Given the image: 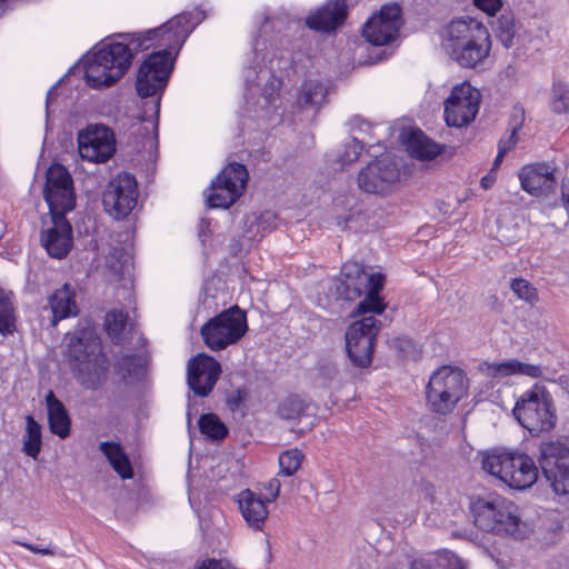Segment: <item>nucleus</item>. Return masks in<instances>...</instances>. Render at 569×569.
I'll return each instance as SVG.
<instances>
[{
  "label": "nucleus",
  "mask_w": 569,
  "mask_h": 569,
  "mask_svg": "<svg viewBox=\"0 0 569 569\" xmlns=\"http://www.w3.org/2000/svg\"><path fill=\"white\" fill-rule=\"evenodd\" d=\"M200 432L212 440H222L228 436L227 426L214 413H203L198 420Z\"/></svg>",
  "instance_id": "obj_36"
},
{
  "label": "nucleus",
  "mask_w": 569,
  "mask_h": 569,
  "mask_svg": "<svg viewBox=\"0 0 569 569\" xmlns=\"http://www.w3.org/2000/svg\"><path fill=\"white\" fill-rule=\"evenodd\" d=\"M481 463L485 471L519 491L530 488L539 475L535 460L519 451L496 448L483 455Z\"/></svg>",
  "instance_id": "obj_4"
},
{
  "label": "nucleus",
  "mask_w": 569,
  "mask_h": 569,
  "mask_svg": "<svg viewBox=\"0 0 569 569\" xmlns=\"http://www.w3.org/2000/svg\"><path fill=\"white\" fill-rule=\"evenodd\" d=\"M362 149L363 143L359 141L357 138H351L346 143L343 153H341L339 157L340 162L342 164H347L357 161Z\"/></svg>",
  "instance_id": "obj_42"
},
{
  "label": "nucleus",
  "mask_w": 569,
  "mask_h": 569,
  "mask_svg": "<svg viewBox=\"0 0 569 569\" xmlns=\"http://www.w3.org/2000/svg\"><path fill=\"white\" fill-rule=\"evenodd\" d=\"M277 219V214L272 211H266L261 214V221L262 222H271Z\"/></svg>",
  "instance_id": "obj_54"
},
{
  "label": "nucleus",
  "mask_w": 569,
  "mask_h": 569,
  "mask_svg": "<svg viewBox=\"0 0 569 569\" xmlns=\"http://www.w3.org/2000/svg\"><path fill=\"white\" fill-rule=\"evenodd\" d=\"M196 23L189 13H181L157 29L146 32L119 34L121 41L103 44L84 60V78L93 89L107 88L119 81L131 67L137 52L147 49V41L161 37L164 48L178 54Z\"/></svg>",
  "instance_id": "obj_1"
},
{
  "label": "nucleus",
  "mask_w": 569,
  "mask_h": 569,
  "mask_svg": "<svg viewBox=\"0 0 569 569\" xmlns=\"http://www.w3.org/2000/svg\"><path fill=\"white\" fill-rule=\"evenodd\" d=\"M303 458V453L297 448L283 451L279 456V473L287 477L295 475L301 467Z\"/></svg>",
  "instance_id": "obj_38"
},
{
  "label": "nucleus",
  "mask_w": 569,
  "mask_h": 569,
  "mask_svg": "<svg viewBox=\"0 0 569 569\" xmlns=\"http://www.w3.org/2000/svg\"><path fill=\"white\" fill-rule=\"evenodd\" d=\"M100 348V339L91 328L76 330L69 338V358L77 362L99 357L96 352Z\"/></svg>",
  "instance_id": "obj_25"
},
{
  "label": "nucleus",
  "mask_w": 569,
  "mask_h": 569,
  "mask_svg": "<svg viewBox=\"0 0 569 569\" xmlns=\"http://www.w3.org/2000/svg\"><path fill=\"white\" fill-rule=\"evenodd\" d=\"M480 93L469 83H461L451 90L445 101V120L449 127L462 128L476 118Z\"/></svg>",
  "instance_id": "obj_16"
},
{
  "label": "nucleus",
  "mask_w": 569,
  "mask_h": 569,
  "mask_svg": "<svg viewBox=\"0 0 569 569\" xmlns=\"http://www.w3.org/2000/svg\"><path fill=\"white\" fill-rule=\"evenodd\" d=\"M510 289L520 300L531 306L539 301L537 289L523 278H513L510 282Z\"/></svg>",
  "instance_id": "obj_40"
},
{
  "label": "nucleus",
  "mask_w": 569,
  "mask_h": 569,
  "mask_svg": "<svg viewBox=\"0 0 569 569\" xmlns=\"http://www.w3.org/2000/svg\"><path fill=\"white\" fill-rule=\"evenodd\" d=\"M238 503L248 527L261 531L269 515L267 500H262L250 489H244L239 493Z\"/></svg>",
  "instance_id": "obj_24"
},
{
  "label": "nucleus",
  "mask_w": 569,
  "mask_h": 569,
  "mask_svg": "<svg viewBox=\"0 0 569 569\" xmlns=\"http://www.w3.org/2000/svg\"><path fill=\"white\" fill-rule=\"evenodd\" d=\"M99 449L106 456L112 469L122 479H131L133 477L130 459L119 442L102 441L99 443Z\"/></svg>",
  "instance_id": "obj_31"
},
{
  "label": "nucleus",
  "mask_w": 569,
  "mask_h": 569,
  "mask_svg": "<svg viewBox=\"0 0 569 569\" xmlns=\"http://www.w3.org/2000/svg\"><path fill=\"white\" fill-rule=\"evenodd\" d=\"M525 122V109L520 104H516L512 108L510 119H509V128L513 131H519Z\"/></svg>",
  "instance_id": "obj_44"
},
{
  "label": "nucleus",
  "mask_w": 569,
  "mask_h": 569,
  "mask_svg": "<svg viewBox=\"0 0 569 569\" xmlns=\"http://www.w3.org/2000/svg\"><path fill=\"white\" fill-rule=\"evenodd\" d=\"M401 9L386 4L373 13L362 28V37L371 44L381 47L395 40L400 30Z\"/></svg>",
  "instance_id": "obj_18"
},
{
  "label": "nucleus",
  "mask_w": 569,
  "mask_h": 569,
  "mask_svg": "<svg viewBox=\"0 0 569 569\" xmlns=\"http://www.w3.org/2000/svg\"><path fill=\"white\" fill-rule=\"evenodd\" d=\"M78 150L80 157L90 162L108 161L116 152L113 131L103 124L87 127L79 133Z\"/></svg>",
  "instance_id": "obj_17"
},
{
  "label": "nucleus",
  "mask_w": 569,
  "mask_h": 569,
  "mask_svg": "<svg viewBox=\"0 0 569 569\" xmlns=\"http://www.w3.org/2000/svg\"><path fill=\"white\" fill-rule=\"evenodd\" d=\"M518 141V131L510 130V134L508 138H501L498 143L499 149V158H503L507 152H509Z\"/></svg>",
  "instance_id": "obj_46"
},
{
  "label": "nucleus",
  "mask_w": 569,
  "mask_h": 569,
  "mask_svg": "<svg viewBox=\"0 0 569 569\" xmlns=\"http://www.w3.org/2000/svg\"><path fill=\"white\" fill-rule=\"evenodd\" d=\"M538 462L552 491L569 503V448L560 441L542 442Z\"/></svg>",
  "instance_id": "obj_9"
},
{
  "label": "nucleus",
  "mask_w": 569,
  "mask_h": 569,
  "mask_svg": "<svg viewBox=\"0 0 569 569\" xmlns=\"http://www.w3.org/2000/svg\"><path fill=\"white\" fill-rule=\"evenodd\" d=\"M221 375V365L211 356L199 353L188 362L187 382L198 397H207Z\"/></svg>",
  "instance_id": "obj_19"
},
{
  "label": "nucleus",
  "mask_w": 569,
  "mask_h": 569,
  "mask_svg": "<svg viewBox=\"0 0 569 569\" xmlns=\"http://www.w3.org/2000/svg\"><path fill=\"white\" fill-rule=\"evenodd\" d=\"M405 144L412 158L432 160L442 152L443 147L429 139L420 129L410 130L405 137Z\"/></svg>",
  "instance_id": "obj_28"
},
{
  "label": "nucleus",
  "mask_w": 569,
  "mask_h": 569,
  "mask_svg": "<svg viewBox=\"0 0 569 569\" xmlns=\"http://www.w3.org/2000/svg\"><path fill=\"white\" fill-rule=\"evenodd\" d=\"M148 357L146 355H123L116 363L117 371L123 379H141L146 373Z\"/></svg>",
  "instance_id": "obj_33"
},
{
  "label": "nucleus",
  "mask_w": 569,
  "mask_h": 569,
  "mask_svg": "<svg viewBox=\"0 0 569 569\" xmlns=\"http://www.w3.org/2000/svg\"><path fill=\"white\" fill-rule=\"evenodd\" d=\"M468 391L466 373L456 367L441 366L429 378L426 386V405L437 415L446 416Z\"/></svg>",
  "instance_id": "obj_6"
},
{
  "label": "nucleus",
  "mask_w": 569,
  "mask_h": 569,
  "mask_svg": "<svg viewBox=\"0 0 569 569\" xmlns=\"http://www.w3.org/2000/svg\"><path fill=\"white\" fill-rule=\"evenodd\" d=\"M491 29L496 38L506 49H509L515 44L517 26L512 12L503 11L495 21L491 22Z\"/></svg>",
  "instance_id": "obj_32"
},
{
  "label": "nucleus",
  "mask_w": 569,
  "mask_h": 569,
  "mask_svg": "<svg viewBox=\"0 0 569 569\" xmlns=\"http://www.w3.org/2000/svg\"><path fill=\"white\" fill-rule=\"evenodd\" d=\"M551 108L556 113L569 112V86L565 83H555L552 88Z\"/></svg>",
  "instance_id": "obj_41"
},
{
  "label": "nucleus",
  "mask_w": 569,
  "mask_h": 569,
  "mask_svg": "<svg viewBox=\"0 0 569 569\" xmlns=\"http://www.w3.org/2000/svg\"><path fill=\"white\" fill-rule=\"evenodd\" d=\"M176 56L170 49H161L150 53L138 70L136 88L141 98L160 97L164 91Z\"/></svg>",
  "instance_id": "obj_10"
},
{
  "label": "nucleus",
  "mask_w": 569,
  "mask_h": 569,
  "mask_svg": "<svg viewBox=\"0 0 569 569\" xmlns=\"http://www.w3.org/2000/svg\"><path fill=\"white\" fill-rule=\"evenodd\" d=\"M513 416L531 436L551 431L557 422L552 399L545 387L535 385L517 400Z\"/></svg>",
  "instance_id": "obj_7"
},
{
  "label": "nucleus",
  "mask_w": 569,
  "mask_h": 569,
  "mask_svg": "<svg viewBox=\"0 0 569 569\" xmlns=\"http://www.w3.org/2000/svg\"><path fill=\"white\" fill-rule=\"evenodd\" d=\"M383 280L382 274H369L361 263L348 261L341 268V279L336 284L337 295L341 299L353 301L366 293L352 316L381 315L386 309V303L379 296Z\"/></svg>",
  "instance_id": "obj_3"
},
{
  "label": "nucleus",
  "mask_w": 569,
  "mask_h": 569,
  "mask_svg": "<svg viewBox=\"0 0 569 569\" xmlns=\"http://www.w3.org/2000/svg\"><path fill=\"white\" fill-rule=\"evenodd\" d=\"M246 392L241 389L236 390L227 399V403L231 410H236L243 402Z\"/></svg>",
  "instance_id": "obj_49"
},
{
  "label": "nucleus",
  "mask_w": 569,
  "mask_h": 569,
  "mask_svg": "<svg viewBox=\"0 0 569 569\" xmlns=\"http://www.w3.org/2000/svg\"><path fill=\"white\" fill-rule=\"evenodd\" d=\"M73 375L77 381L88 390L100 388L107 379L108 366L101 357L77 361L73 367Z\"/></svg>",
  "instance_id": "obj_26"
},
{
  "label": "nucleus",
  "mask_w": 569,
  "mask_h": 569,
  "mask_svg": "<svg viewBox=\"0 0 569 569\" xmlns=\"http://www.w3.org/2000/svg\"><path fill=\"white\" fill-rule=\"evenodd\" d=\"M46 406L50 431L61 439L67 438L70 435L71 419L64 405L51 390L46 396Z\"/></svg>",
  "instance_id": "obj_27"
},
{
  "label": "nucleus",
  "mask_w": 569,
  "mask_h": 569,
  "mask_svg": "<svg viewBox=\"0 0 569 569\" xmlns=\"http://www.w3.org/2000/svg\"><path fill=\"white\" fill-rule=\"evenodd\" d=\"M138 184L134 176L122 172L113 177L102 193L104 211L114 219L126 218L137 206Z\"/></svg>",
  "instance_id": "obj_13"
},
{
  "label": "nucleus",
  "mask_w": 569,
  "mask_h": 569,
  "mask_svg": "<svg viewBox=\"0 0 569 569\" xmlns=\"http://www.w3.org/2000/svg\"><path fill=\"white\" fill-rule=\"evenodd\" d=\"M487 373L492 378H503L513 375L530 378L542 377V368L537 365L526 363L518 359H509L502 362L486 363Z\"/></svg>",
  "instance_id": "obj_29"
},
{
  "label": "nucleus",
  "mask_w": 569,
  "mask_h": 569,
  "mask_svg": "<svg viewBox=\"0 0 569 569\" xmlns=\"http://www.w3.org/2000/svg\"><path fill=\"white\" fill-rule=\"evenodd\" d=\"M446 568L445 569H467V565L455 553H448L446 556Z\"/></svg>",
  "instance_id": "obj_50"
},
{
  "label": "nucleus",
  "mask_w": 569,
  "mask_h": 569,
  "mask_svg": "<svg viewBox=\"0 0 569 569\" xmlns=\"http://www.w3.org/2000/svg\"><path fill=\"white\" fill-rule=\"evenodd\" d=\"M76 298V289L70 283H64L48 297V306L52 313L50 319L52 327L63 319L78 316L79 307Z\"/></svg>",
  "instance_id": "obj_23"
},
{
  "label": "nucleus",
  "mask_w": 569,
  "mask_h": 569,
  "mask_svg": "<svg viewBox=\"0 0 569 569\" xmlns=\"http://www.w3.org/2000/svg\"><path fill=\"white\" fill-rule=\"evenodd\" d=\"M472 536H476V537H477V536H478V533H475V532H472V531H471V532H470V536H467V535H466L465 537H466V538H468L469 540H472V539H473V538H472Z\"/></svg>",
  "instance_id": "obj_59"
},
{
  "label": "nucleus",
  "mask_w": 569,
  "mask_h": 569,
  "mask_svg": "<svg viewBox=\"0 0 569 569\" xmlns=\"http://www.w3.org/2000/svg\"><path fill=\"white\" fill-rule=\"evenodd\" d=\"M327 94V87L322 82L308 79L302 82L296 103L301 110L317 111L326 103Z\"/></svg>",
  "instance_id": "obj_30"
},
{
  "label": "nucleus",
  "mask_w": 569,
  "mask_h": 569,
  "mask_svg": "<svg viewBox=\"0 0 569 569\" xmlns=\"http://www.w3.org/2000/svg\"><path fill=\"white\" fill-rule=\"evenodd\" d=\"M556 167L547 162L523 166L519 171L521 188L535 197H549L558 186Z\"/></svg>",
  "instance_id": "obj_20"
},
{
  "label": "nucleus",
  "mask_w": 569,
  "mask_h": 569,
  "mask_svg": "<svg viewBox=\"0 0 569 569\" xmlns=\"http://www.w3.org/2000/svg\"><path fill=\"white\" fill-rule=\"evenodd\" d=\"M397 343H398V348L401 350V351H406L407 347H410L412 345L411 340L410 339H407V338H400L397 340Z\"/></svg>",
  "instance_id": "obj_53"
},
{
  "label": "nucleus",
  "mask_w": 569,
  "mask_h": 569,
  "mask_svg": "<svg viewBox=\"0 0 569 569\" xmlns=\"http://www.w3.org/2000/svg\"><path fill=\"white\" fill-rule=\"evenodd\" d=\"M271 491L270 498H267V502L276 500L280 493V481L278 479H271L267 487Z\"/></svg>",
  "instance_id": "obj_51"
},
{
  "label": "nucleus",
  "mask_w": 569,
  "mask_h": 569,
  "mask_svg": "<svg viewBox=\"0 0 569 569\" xmlns=\"http://www.w3.org/2000/svg\"><path fill=\"white\" fill-rule=\"evenodd\" d=\"M248 171L246 166L234 162L222 169L211 182L207 202L210 208L231 207L242 194L247 181Z\"/></svg>",
  "instance_id": "obj_12"
},
{
  "label": "nucleus",
  "mask_w": 569,
  "mask_h": 569,
  "mask_svg": "<svg viewBox=\"0 0 569 569\" xmlns=\"http://www.w3.org/2000/svg\"><path fill=\"white\" fill-rule=\"evenodd\" d=\"M247 316L238 306H233L209 319L200 329L206 346L220 351L238 342L247 332Z\"/></svg>",
  "instance_id": "obj_8"
},
{
  "label": "nucleus",
  "mask_w": 569,
  "mask_h": 569,
  "mask_svg": "<svg viewBox=\"0 0 569 569\" xmlns=\"http://www.w3.org/2000/svg\"><path fill=\"white\" fill-rule=\"evenodd\" d=\"M442 47L458 66L475 69L489 57L491 37L480 21L470 17L458 18L446 27Z\"/></svg>",
  "instance_id": "obj_2"
},
{
  "label": "nucleus",
  "mask_w": 569,
  "mask_h": 569,
  "mask_svg": "<svg viewBox=\"0 0 569 569\" xmlns=\"http://www.w3.org/2000/svg\"><path fill=\"white\" fill-rule=\"evenodd\" d=\"M400 170L390 156H382L370 161L357 177L361 191L371 194H385L399 180Z\"/></svg>",
  "instance_id": "obj_15"
},
{
  "label": "nucleus",
  "mask_w": 569,
  "mask_h": 569,
  "mask_svg": "<svg viewBox=\"0 0 569 569\" xmlns=\"http://www.w3.org/2000/svg\"><path fill=\"white\" fill-rule=\"evenodd\" d=\"M347 14L346 0H328L307 18L306 24L315 31L331 32L345 22Z\"/></svg>",
  "instance_id": "obj_22"
},
{
  "label": "nucleus",
  "mask_w": 569,
  "mask_h": 569,
  "mask_svg": "<svg viewBox=\"0 0 569 569\" xmlns=\"http://www.w3.org/2000/svg\"><path fill=\"white\" fill-rule=\"evenodd\" d=\"M43 198L49 206V211L69 212L74 209L73 180L62 164L53 163L48 168Z\"/></svg>",
  "instance_id": "obj_14"
},
{
  "label": "nucleus",
  "mask_w": 569,
  "mask_h": 569,
  "mask_svg": "<svg viewBox=\"0 0 569 569\" xmlns=\"http://www.w3.org/2000/svg\"><path fill=\"white\" fill-rule=\"evenodd\" d=\"M371 313L353 321L346 331V349L351 363L358 368H368L372 362L376 338L381 322Z\"/></svg>",
  "instance_id": "obj_11"
},
{
  "label": "nucleus",
  "mask_w": 569,
  "mask_h": 569,
  "mask_svg": "<svg viewBox=\"0 0 569 569\" xmlns=\"http://www.w3.org/2000/svg\"><path fill=\"white\" fill-rule=\"evenodd\" d=\"M473 3L488 16H495L502 7V0H473Z\"/></svg>",
  "instance_id": "obj_45"
},
{
  "label": "nucleus",
  "mask_w": 569,
  "mask_h": 569,
  "mask_svg": "<svg viewBox=\"0 0 569 569\" xmlns=\"http://www.w3.org/2000/svg\"><path fill=\"white\" fill-rule=\"evenodd\" d=\"M309 402L297 395H289L282 399L277 409V415L283 420H299L308 410Z\"/></svg>",
  "instance_id": "obj_34"
},
{
  "label": "nucleus",
  "mask_w": 569,
  "mask_h": 569,
  "mask_svg": "<svg viewBox=\"0 0 569 569\" xmlns=\"http://www.w3.org/2000/svg\"><path fill=\"white\" fill-rule=\"evenodd\" d=\"M52 90H53V88L51 90H49V92L47 94V109L49 108V102H50V99H51Z\"/></svg>",
  "instance_id": "obj_58"
},
{
  "label": "nucleus",
  "mask_w": 569,
  "mask_h": 569,
  "mask_svg": "<svg viewBox=\"0 0 569 569\" xmlns=\"http://www.w3.org/2000/svg\"><path fill=\"white\" fill-rule=\"evenodd\" d=\"M52 226L41 231V244L52 258H64L72 248V227L67 212L50 211Z\"/></svg>",
  "instance_id": "obj_21"
},
{
  "label": "nucleus",
  "mask_w": 569,
  "mask_h": 569,
  "mask_svg": "<svg viewBox=\"0 0 569 569\" xmlns=\"http://www.w3.org/2000/svg\"><path fill=\"white\" fill-rule=\"evenodd\" d=\"M27 426L23 433V452L36 459L41 451L42 433L41 426L34 420L32 416L26 419Z\"/></svg>",
  "instance_id": "obj_35"
},
{
  "label": "nucleus",
  "mask_w": 569,
  "mask_h": 569,
  "mask_svg": "<svg viewBox=\"0 0 569 569\" xmlns=\"http://www.w3.org/2000/svg\"><path fill=\"white\" fill-rule=\"evenodd\" d=\"M16 330L14 308L10 296L0 290V333L10 335Z\"/></svg>",
  "instance_id": "obj_37"
},
{
  "label": "nucleus",
  "mask_w": 569,
  "mask_h": 569,
  "mask_svg": "<svg viewBox=\"0 0 569 569\" xmlns=\"http://www.w3.org/2000/svg\"><path fill=\"white\" fill-rule=\"evenodd\" d=\"M194 569H232L228 562L214 558L197 562Z\"/></svg>",
  "instance_id": "obj_48"
},
{
  "label": "nucleus",
  "mask_w": 569,
  "mask_h": 569,
  "mask_svg": "<svg viewBox=\"0 0 569 569\" xmlns=\"http://www.w3.org/2000/svg\"><path fill=\"white\" fill-rule=\"evenodd\" d=\"M159 107H160V98H158V100L156 102V111L157 112L159 111Z\"/></svg>",
  "instance_id": "obj_60"
},
{
  "label": "nucleus",
  "mask_w": 569,
  "mask_h": 569,
  "mask_svg": "<svg viewBox=\"0 0 569 569\" xmlns=\"http://www.w3.org/2000/svg\"><path fill=\"white\" fill-rule=\"evenodd\" d=\"M503 158H499V153L497 154L495 161H493V167H498L500 164V162L502 161Z\"/></svg>",
  "instance_id": "obj_57"
},
{
  "label": "nucleus",
  "mask_w": 569,
  "mask_h": 569,
  "mask_svg": "<svg viewBox=\"0 0 569 569\" xmlns=\"http://www.w3.org/2000/svg\"><path fill=\"white\" fill-rule=\"evenodd\" d=\"M409 569H431V568L422 561H413Z\"/></svg>",
  "instance_id": "obj_56"
},
{
  "label": "nucleus",
  "mask_w": 569,
  "mask_h": 569,
  "mask_svg": "<svg viewBox=\"0 0 569 569\" xmlns=\"http://www.w3.org/2000/svg\"><path fill=\"white\" fill-rule=\"evenodd\" d=\"M319 377L323 380V385L328 386L338 376V367L336 363L331 361H325L319 365Z\"/></svg>",
  "instance_id": "obj_43"
},
{
  "label": "nucleus",
  "mask_w": 569,
  "mask_h": 569,
  "mask_svg": "<svg viewBox=\"0 0 569 569\" xmlns=\"http://www.w3.org/2000/svg\"><path fill=\"white\" fill-rule=\"evenodd\" d=\"M128 315L122 310H111L104 317V328L111 339H119L126 329Z\"/></svg>",
  "instance_id": "obj_39"
},
{
  "label": "nucleus",
  "mask_w": 569,
  "mask_h": 569,
  "mask_svg": "<svg viewBox=\"0 0 569 569\" xmlns=\"http://www.w3.org/2000/svg\"><path fill=\"white\" fill-rule=\"evenodd\" d=\"M475 525L488 532L509 536L516 539L525 536V523L521 521L518 508L505 499L491 500L479 498L471 503Z\"/></svg>",
  "instance_id": "obj_5"
},
{
  "label": "nucleus",
  "mask_w": 569,
  "mask_h": 569,
  "mask_svg": "<svg viewBox=\"0 0 569 569\" xmlns=\"http://www.w3.org/2000/svg\"><path fill=\"white\" fill-rule=\"evenodd\" d=\"M418 491L420 497H422L425 500L433 502L436 488L430 481L425 479L420 480L418 483Z\"/></svg>",
  "instance_id": "obj_47"
},
{
  "label": "nucleus",
  "mask_w": 569,
  "mask_h": 569,
  "mask_svg": "<svg viewBox=\"0 0 569 569\" xmlns=\"http://www.w3.org/2000/svg\"><path fill=\"white\" fill-rule=\"evenodd\" d=\"M20 545L23 546L24 548H27L28 550L32 551L33 553H39V555H43V556L54 555V551L51 550L50 548H39V547H37L32 543H28V542H21Z\"/></svg>",
  "instance_id": "obj_52"
},
{
  "label": "nucleus",
  "mask_w": 569,
  "mask_h": 569,
  "mask_svg": "<svg viewBox=\"0 0 569 569\" xmlns=\"http://www.w3.org/2000/svg\"><path fill=\"white\" fill-rule=\"evenodd\" d=\"M480 184L483 189H489L493 184V178L490 176H485L481 178Z\"/></svg>",
  "instance_id": "obj_55"
},
{
  "label": "nucleus",
  "mask_w": 569,
  "mask_h": 569,
  "mask_svg": "<svg viewBox=\"0 0 569 569\" xmlns=\"http://www.w3.org/2000/svg\"><path fill=\"white\" fill-rule=\"evenodd\" d=\"M455 536L462 537V533L460 531H458V532H455Z\"/></svg>",
  "instance_id": "obj_61"
}]
</instances>
